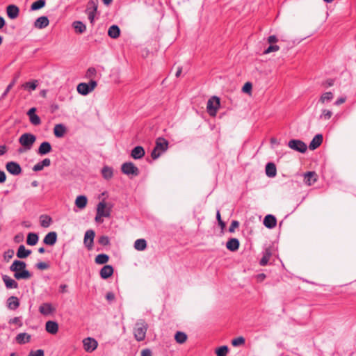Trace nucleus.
<instances>
[{"label": "nucleus", "mask_w": 356, "mask_h": 356, "mask_svg": "<svg viewBox=\"0 0 356 356\" xmlns=\"http://www.w3.org/2000/svg\"><path fill=\"white\" fill-rule=\"evenodd\" d=\"M136 250L143 251L147 248V242L143 238L137 239L134 243Z\"/></svg>", "instance_id": "nucleus-40"}, {"label": "nucleus", "mask_w": 356, "mask_h": 356, "mask_svg": "<svg viewBox=\"0 0 356 356\" xmlns=\"http://www.w3.org/2000/svg\"><path fill=\"white\" fill-rule=\"evenodd\" d=\"M168 148V141L164 138L159 137L156 140L155 147L151 152L152 158L157 159L161 154L165 152Z\"/></svg>", "instance_id": "nucleus-3"}, {"label": "nucleus", "mask_w": 356, "mask_h": 356, "mask_svg": "<svg viewBox=\"0 0 356 356\" xmlns=\"http://www.w3.org/2000/svg\"><path fill=\"white\" fill-rule=\"evenodd\" d=\"M220 106V99L213 96L207 102V110L209 115L215 116Z\"/></svg>", "instance_id": "nucleus-6"}, {"label": "nucleus", "mask_w": 356, "mask_h": 356, "mask_svg": "<svg viewBox=\"0 0 356 356\" xmlns=\"http://www.w3.org/2000/svg\"><path fill=\"white\" fill-rule=\"evenodd\" d=\"M175 339L177 343H184L187 339V335L183 332L178 331L175 335Z\"/></svg>", "instance_id": "nucleus-45"}, {"label": "nucleus", "mask_w": 356, "mask_h": 356, "mask_svg": "<svg viewBox=\"0 0 356 356\" xmlns=\"http://www.w3.org/2000/svg\"><path fill=\"white\" fill-rule=\"evenodd\" d=\"M9 324H17L19 327L22 326V322L21 321L20 317H14L9 320Z\"/></svg>", "instance_id": "nucleus-53"}, {"label": "nucleus", "mask_w": 356, "mask_h": 356, "mask_svg": "<svg viewBox=\"0 0 356 356\" xmlns=\"http://www.w3.org/2000/svg\"><path fill=\"white\" fill-rule=\"evenodd\" d=\"M108 35L113 39L118 38L120 35V29L117 25H112L108 30Z\"/></svg>", "instance_id": "nucleus-31"}, {"label": "nucleus", "mask_w": 356, "mask_h": 356, "mask_svg": "<svg viewBox=\"0 0 356 356\" xmlns=\"http://www.w3.org/2000/svg\"><path fill=\"white\" fill-rule=\"evenodd\" d=\"M39 237L35 233H29L26 238V243L29 245H35L38 242Z\"/></svg>", "instance_id": "nucleus-36"}, {"label": "nucleus", "mask_w": 356, "mask_h": 356, "mask_svg": "<svg viewBox=\"0 0 356 356\" xmlns=\"http://www.w3.org/2000/svg\"><path fill=\"white\" fill-rule=\"evenodd\" d=\"M40 163L43 167H48L51 165V160L48 158H46L40 161Z\"/></svg>", "instance_id": "nucleus-63"}, {"label": "nucleus", "mask_w": 356, "mask_h": 356, "mask_svg": "<svg viewBox=\"0 0 356 356\" xmlns=\"http://www.w3.org/2000/svg\"><path fill=\"white\" fill-rule=\"evenodd\" d=\"M272 256V252L270 248L265 249L262 258L259 261V264L261 266H265L268 264L270 258Z\"/></svg>", "instance_id": "nucleus-28"}, {"label": "nucleus", "mask_w": 356, "mask_h": 356, "mask_svg": "<svg viewBox=\"0 0 356 356\" xmlns=\"http://www.w3.org/2000/svg\"><path fill=\"white\" fill-rule=\"evenodd\" d=\"M46 331L51 334H55L58 331V324L56 321H49L45 325Z\"/></svg>", "instance_id": "nucleus-24"}, {"label": "nucleus", "mask_w": 356, "mask_h": 356, "mask_svg": "<svg viewBox=\"0 0 356 356\" xmlns=\"http://www.w3.org/2000/svg\"><path fill=\"white\" fill-rule=\"evenodd\" d=\"M95 236V233L92 229H89L86 232L83 243L88 250H91L92 248Z\"/></svg>", "instance_id": "nucleus-10"}, {"label": "nucleus", "mask_w": 356, "mask_h": 356, "mask_svg": "<svg viewBox=\"0 0 356 356\" xmlns=\"http://www.w3.org/2000/svg\"><path fill=\"white\" fill-rule=\"evenodd\" d=\"M49 24L47 17L41 16L38 17L34 22V26L37 29H42L47 27Z\"/></svg>", "instance_id": "nucleus-21"}, {"label": "nucleus", "mask_w": 356, "mask_h": 356, "mask_svg": "<svg viewBox=\"0 0 356 356\" xmlns=\"http://www.w3.org/2000/svg\"><path fill=\"white\" fill-rule=\"evenodd\" d=\"M31 254V250L26 249L24 245L19 246L17 257L19 259H24L29 257Z\"/></svg>", "instance_id": "nucleus-27"}, {"label": "nucleus", "mask_w": 356, "mask_h": 356, "mask_svg": "<svg viewBox=\"0 0 356 356\" xmlns=\"http://www.w3.org/2000/svg\"><path fill=\"white\" fill-rule=\"evenodd\" d=\"M55 311V309L52 307L51 304L46 302L41 305L39 307V312L45 316H47Z\"/></svg>", "instance_id": "nucleus-25"}, {"label": "nucleus", "mask_w": 356, "mask_h": 356, "mask_svg": "<svg viewBox=\"0 0 356 356\" xmlns=\"http://www.w3.org/2000/svg\"><path fill=\"white\" fill-rule=\"evenodd\" d=\"M98 242L102 245H107L109 244L110 240L107 236H102L99 238Z\"/></svg>", "instance_id": "nucleus-52"}, {"label": "nucleus", "mask_w": 356, "mask_h": 356, "mask_svg": "<svg viewBox=\"0 0 356 356\" xmlns=\"http://www.w3.org/2000/svg\"><path fill=\"white\" fill-rule=\"evenodd\" d=\"M252 83H250V82H247L244 84L243 88H242V90L244 92H250L252 90Z\"/></svg>", "instance_id": "nucleus-57"}, {"label": "nucleus", "mask_w": 356, "mask_h": 356, "mask_svg": "<svg viewBox=\"0 0 356 356\" xmlns=\"http://www.w3.org/2000/svg\"><path fill=\"white\" fill-rule=\"evenodd\" d=\"M77 92L82 95H87L90 92L88 85L86 83H80L76 87Z\"/></svg>", "instance_id": "nucleus-34"}, {"label": "nucleus", "mask_w": 356, "mask_h": 356, "mask_svg": "<svg viewBox=\"0 0 356 356\" xmlns=\"http://www.w3.org/2000/svg\"><path fill=\"white\" fill-rule=\"evenodd\" d=\"M57 241V233L56 232H50L46 234L43 239V243L47 245H54Z\"/></svg>", "instance_id": "nucleus-14"}, {"label": "nucleus", "mask_w": 356, "mask_h": 356, "mask_svg": "<svg viewBox=\"0 0 356 356\" xmlns=\"http://www.w3.org/2000/svg\"><path fill=\"white\" fill-rule=\"evenodd\" d=\"M99 0H90L87 3L86 13H97Z\"/></svg>", "instance_id": "nucleus-32"}, {"label": "nucleus", "mask_w": 356, "mask_h": 356, "mask_svg": "<svg viewBox=\"0 0 356 356\" xmlns=\"http://www.w3.org/2000/svg\"><path fill=\"white\" fill-rule=\"evenodd\" d=\"M6 13L10 19H14L19 16V9L17 6L11 4L7 6Z\"/></svg>", "instance_id": "nucleus-13"}, {"label": "nucleus", "mask_w": 356, "mask_h": 356, "mask_svg": "<svg viewBox=\"0 0 356 356\" xmlns=\"http://www.w3.org/2000/svg\"><path fill=\"white\" fill-rule=\"evenodd\" d=\"M280 49V47L277 44H270L266 49L264 50V54H268L271 52L277 51Z\"/></svg>", "instance_id": "nucleus-50"}, {"label": "nucleus", "mask_w": 356, "mask_h": 356, "mask_svg": "<svg viewBox=\"0 0 356 356\" xmlns=\"http://www.w3.org/2000/svg\"><path fill=\"white\" fill-rule=\"evenodd\" d=\"M35 267L39 270H45L49 268V265L45 262H39L36 264Z\"/></svg>", "instance_id": "nucleus-54"}, {"label": "nucleus", "mask_w": 356, "mask_h": 356, "mask_svg": "<svg viewBox=\"0 0 356 356\" xmlns=\"http://www.w3.org/2000/svg\"><path fill=\"white\" fill-rule=\"evenodd\" d=\"M277 220L276 218L271 214H268L264 219V225L268 229H273L276 226Z\"/></svg>", "instance_id": "nucleus-16"}, {"label": "nucleus", "mask_w": 356, "mask_h": 356, "mask_svg": "<svg viewBox=\"0 0 356 356\" xmlns=\"http://www.w3.org/2000/svg\"><path fill=\"white\" fill-rule=\"evenodd\" d=\"M267 41L270 44H274L278 42V38L276 35H273L268 37Z\"/></svg>", "instance_id": "nucleus-59"}, {"label": "nucleus", "mask_w": 356, "mask_h": 356, "mask_svg": "<svg viewBox=\"0 0 356 356\" xmlns=\"http://www.w3.org/2000/svg\"><path fill=\"white\" fill-rule=\"evenodd\" d=\"M2 280L5 284V286L6 289H17L18 288V283L11 277H10L8 275H3L2 276Z\"/></svg>", "instance_id": "nucleus-18"}, {"label": "nucleus", "mask_w": 356, "mask_h": 356, "mask_svg": "<svg viewBox=\"0 0 356 356\" xmlns=\"http://www.w3.org/2000/svg\"><path fill=\"white\" fill-rule=\"evenodd\" d=\"M7 307L10 310H16L19 307V300L16 296H10L7 299Z\"/></svg>", "instance_id": "nucleus-23"}, {"label": "nucleus", "mask_w": 356, "mask_h": 356, "mask_svg": "<svg viewBox=\"0 0 356 356\" xmlns=\"http://www.w3.org/2000/svg\"><path fill=\"white\" fill-rule=\"evenodd\" d=\"M323 135L321 134H316L309 145V148L311 150H314L318 148L323 143Z\"/></svg>", "instance_id": "nucleus-15"}, {"label": "nucleus", "mask_w": 356, "mask_h": 356, "mask_svg": "<svg viewBox=\"0 0 356 356\" xmlns=\"http://www.w3.org/2000/svg\"><path fill=\"white\" fill-rule=\"evenodd\" d=\"M141 356H152V351L150 349L146 348L141 351Z\"/></svg>", "instance_id": "nucleus-64"}, {"label": "nucleus", "mask_w": 356, "mask_h": 356, "mask_svg": "<svg viewBox=\"0 0 356 356\" xmlns=\"http://www.w3.org/2000/svg\"><path fill=\"white\" fill-rule=\"evenodd\" d=\"M109 257L106 254H99L95 257V263L97 264H104L108 261Z\"/></svg>", "instance_id": "nucleus-43"}, {"label": "nucleus", "mask_w": 356, "mask_h": 356, "mask_svg": "<svg viewBox=\"0 0 356 356\" xmlns=\"http://www.w3.org/2000/svg\"><path fill=\"white\" fill-rule=\"evenodd\" d=\"M266 174L268 177H274L277 174L276 166L273 163H268L266 165Z\"/></svg>", "instance_id": "nucleus-30"}, {"label": "nucleus", "mask_w": 356, "mask_h": 356, "mask_svg": "<svg viewBox=\"0 0 356 356\" xmlns=\"http://www.w3.org/2000/svg\"><path fill=\"white\" fill-rule=\"evenodd\" d=\"M99 211H101V213L104 214L102 215L103 217L108 218L111 216V209H106V204L104 200L100 202L97 206V213H99Z\"/></svg>", "instance_id": "nucleus-12"}, {"label": "nucleus", "mask_w": 356, "mask_h": 356, "mask_svg": "<svg viewBox=\"0 0 356 356\" xmlns=\"http://www.w3.org/2000/svg\"><path fill=\"white\" fill-rule=\"evenodd\" d=\"M148 325L143 319L138 320L134 328V334L138 341H142L146 337Z\"/></svg>", "instance_id": "nucleus-4"}, {"label": "nucleus", "mask_w": 356, "mask_h": 356, "mask_svg": "<svg viewBox=\"0 0 356 356\" xmlns=\"http://www.w3.org/2000/svg\"><path fill=\"white\" fill-rule=\"evenodd\" d=\"M332 112L330 110L324 109L322 111V113L320 115V119L327 120L331 118Z\"/></svg>", "instance_id": "nucleus-47"}, {"label": "nucleus", "mask_w": 356, "mask_h": 356, "mask_svg": "<svg viewBox=\"0 0 356 356\" xmlns=\"http://www.w3.org/2000/svg\"><path fill=\"white\" fill-rule=\"evenodd\" d=\"M102 175L106 180L111 179L113 176V168L109 166L103 167L102 169Z\"/></svg>", "instance_id": "nucleus-33"}, {"label": "nucleus", "mask_w": 356, "mask_h": 356, "mask_svg": "<svg viewBox=\"0 0 356 356\" xmlns=\"http://www.w3.org/2000/svg\"><path fill=\"white\" fill-rule=\"evenodd\" d=\"M73 28L78 33H83L86 30V26L81 21H75L72 24Z\"/></svg>", "instance_id": "nucleus-35"}, {"label": "nucleus", "mask_w": 356, "mask_h": 356, "mask_svg": "<svg viewBox=\"0 0 356 356\" xmlns=\"http://www.w3.org/2000/svg\"><path fill=\"white\" fill-rule=\"evenodd\" d=\"M122 173L128 176H138L140 170L132 162H125L121 166Z\"/></svg>", "instance_id": "nucleus-5"}, {"label": "nucleus", "mask_w": 356, "mask_h": 356, "mask_svg": "<svg viewBox=\"0 0 356 356\" xmlns=\"http://www.w3.org/2000/svg\"><path fill=\"white\" fill-rule=\"evenodd\" d=\"M29 120L31 122V123L33 125H39L41 124V120H40V117L35 114V115H32V116H31L29 118Z\"/></svg>", "instance_id": "nucleus-48"}, {"label": "nucleus", "mask_w": 356, "mask_h": 356, "mask_svg": "<svg viewBox=\"0 0 356 356\" xmlns=\"http://www.w3.org/2000/svg\"><path fill=\"white\" fill-rule=\"evenodd\" d=\"M84 350L88 353L94 351L97 347V341L91 337L83 340Z\"/></svg>", "instance_id": "nucleus-9"}, {"label": "nucleus", "mask_w": 356, "mask_h": 356, "mask_svg": "<svg viewBox=\"0 0 356 356\" xmlns=\"http://www.w3.org/2000/svg\"><path fill=\"white\" fill-rule=\"evenodd\" d=\"M44 350L38 349L35 351H31L29 356H44Z\"/></svg>", "instance_id": "nucleus-56"}, {"label": "nucleus", "mask_w": 356, "mask_h": 356, "mask_svg": "<svg viewBox=\"0 0 356 356\" xmlns=\"http://www.w3.org/2000/svg\"><path fill=\"white\" fill-rule=\"evenodd\" d=\"M288 146L293 150L300 153H305L307 149V145L302 140L298 139H291L288 143Z\"/></svg>", "instance_id": "nucleus-7"}, {"label": "nucleus", "mask_w": 356, "mask_h": 356, "mask_svg": "<svg viewBox=\"0 0 356 356\" xmlns=\"http://www.w3.org/2000/svg\"><path fill=\"white\" fill-rule=\"evenodd\" d=\"M31 337L30 334L26 332H23L19 333L16 336L15 341L17 343L22 345L29 343L31 340Z\"/></svg>", "instance_id": "nucleus-26"}, {"label": "nucleus", "mask_w": 356, "mask_h": 356, "mask_svg": "<svg viewBox=\"0 0 356 356\" xmlns=\"http://www.w3.org/2000/svg\"><path fill=\"white\" fill-rule=\"evenodd\" d=\"M88 202L87 197L85 195H79L75 200L76 206L79 209H83L86 207Z\"/></svg>", "instance_id": "nucleus-38"}, {"label": "nucleus", "mask_w": 356, "mask_h": 356, "mask_svg": "<svg viewBox=\"0 0 356 356\" xmlns=\"http://www.w3.org/2000/svg\"><path fill=\"white\" fill-rule=\"evenodd\" d=\"M87 84L88 85L90 92H92L97 85V81L94 80H90Z\"/></svg>", "instance_id": "nucleus-60"}, {"label": "nucleus", "mask_w": 356, "mask_h": 356, "mask_svg": "<svg viewBox=\"0 0 356 356\" xmlns=\"http://www.w3.org/2000/svg\"><path fill=\"white\" fill-rule=\"evenodd\" d=\"M245 343V339L243 337H239L234 339L232 341V344L234 346H238Z\"/></svg>", "instance_id": "nucleus-49"}, {"label": "nucleus", "mask_w": 356, "mask_h": 356, "mask_svg": "<svg viewBox=\"0 0 356 356\" xmlns=\"http://www.w3.org/2000/svg\"><path fill=\"white\" fill-rule=\"evenodd\" d=\"M317 180V175L314 171H309L304 174V182L308 186H312Z\"/></svg>", "instance_id": "nucleus-11"}, {"label": "nucleus", "mask_w": 356, "mask_h": 356, "mask_svg": "<svg viewBox=\"0 0 356 356\" xmlns=\"http://www.w3.org/2000/svg\"><path fill=\"white\" fill-rule=\"evenodd\" d=\"M334 95L332 92H326L322 94L319 99V102L322 104L329 102L332 100Z\"/></svg>", "instance_id": "nucleus-41"}, {"label": "nucleus", "mask_w": 356, "mask_h": 356, "mask_svg": "<svg viewBox=\"0 0 356 356\" xmlns=\"http://www.w3.org/2000/svg\"><path fill=\"white\" fill-rule=\"evenodd\" d=\"M18 79V76H16L13 79V81L8 85V86L6 87V90H4V92H3V94L1 95V97H0V100L1 99H3L6 95H8V93L10 92V90L13 88V87L15 86L17 80Z\"/></svg>", "instance_id": "nucleus-42"}, {"label": "nucleus", "mask_w": 356, "mask_h": 356, "mask_svg": "<svg viewBox=\"0 0 356 356\" xmlns=\"http://www.w3.org/2000/svg\"><path fill=\"white\" fill-rule=\"evenodd\" d=\"M40 225L42 227L47 228L50 226L52 222V219L47 215H41L40 217Z\"/></svg>", "instance_id": "nucleus-37"}, {"label": "nucleus", "mask_w": 356, "mask_h": 356, "mask_svg": "<svg viewBox=\"0 0 356 356\" xmlns=\"http://www.w3.org/2000/svg\"><path fill=\"white\" fill-rule=\"evenodd\" d=\"M14 272V277L17 280H29L32 277V273L26 270V264L21 260H15L9 268Z\"/></svg>", "instance_id": "nucleus-1"}, {"label": "nucleus", "mask_w": 356, "mask_h": 356, "mask_svg": "<svg viewBox=\"0 0 356 356\" xmlns=\"http://www.w3.org/2000/svg\"><path fill=\"white\" fill-rule=\"evenodd\" d=\"M240 242L238 239L236 238H229L227 243H226V248L227 250L235 252L239 248Z\"/></svg>", "instance_id": "nucleus-22"}, {"label": "nucleus", "mask_w": 356, "mask_h": 356, "mask_svg": "<svg viewBox=\"0 0 356 356\" xmlns=\"http://www.w3.org/2000/svg\"><path fill=\"white\" fill-rule=\"evenodd\" d=\"M14 255V251L13 250H8L4 252V259L6 260H9Z\"/></svg>", "instance_id": "nucleus-58"}, {"label": "nucleus", "mask_w": 356, "mask_h": 356, "mask_svg": "<svg viewBox=\"0 0 356 356\" xmlns=\"http://www.w3.org/2000/svg\"><path fill=\"white\" fill-rule=\"evenodd\" d=\"M36 140V136L31 133L23 134L19 138V144L23 147L18 149L19 153L30 150Z\"/></svg>", "instance_id": "nucleus-2"}, {"label": "nucleus", "mask_w": 356, "mask_h": 356, "mask_svg": "<svg viewBox=\"0 0 356 356\" xmlns=\"http://www.w3.org/2000/svg\"><path fill=\"white\" fill-rule=\"evenodd\" d=\"M113 271L114 269L112 266L106 265L100 270V277L104 280L108 279L113 275Z\"/></svg>", "instance_id": "nucleus-19"}, {"label": "nucleus", "mask_w": 356, "mask_h": 356, "mask_svg": "<svg viewBox=\"0 0 356 356\" xmlns=\"http://www.w3.org/2000/svg\"><path fill=\"white\" fill-rule=\"evenodd\" d=\"M7 171L13 175H19L22 172L20 165L15 161H9L6 164Z\"/></svg>", "instance_id": "nucleus-8"}, {"label": "nucleus", "mask_w": 356, "mask_h": 356, "mask_svg": "<svg viewBox=\"0 0 356 356\" xmlns=\"http://www.w3.org/2000/svg\"><path fill=\"white\" fill-rule=\"evenodd\" d=\"M239 226V222L237 220H233L229 227V232L232 233L234 232L235 229Z\"/></svg>", "instance_id": "nucleus-55"}, {"label": "nucleus", "mask_w": 356, "mask_h": 356, "mask_svg": "<svg viewBox=\"0 0 356 356\" xmlns=\"http://www.w3.org/2000/svg\"><path fill=\"white\" fill-rule=\"evenodd\" d=\"M145 152L142 146L135 147L131 152V156L134 159H140L145 156Z\"/></svg>", "instance_id": "nucleus-20"}, {"label": "nucleus", "mask_w": 356, "mask_h": 356, "mask_svg": "<svg viewBox=\"0 0 356 356\" xmlns=\"http://www.w3.org/2000/svg\"><path fill=\"white\" fill-rule=\"evenodd\" d=\"M38 85V80H34L33 81L26 82L25 83H24L22 85V87L24 90H27L29 91H33V90H35L36 89Z\"/></svg>", "instance_id": "nucleus-39"}, {"label": "nucleus", "mask_w": 356, "mask_h": 356, "mask_svg": "<svg viewBox=\"0 0 356 356\" xmlns=\"http://www.w3.org/2000/svg\"><path fill=\"white\" fill-rule=\"evenodd\" d=\"M46 4V0H38L33 2L31 6V10H38L43 7H44Z\"/></svg>", "instance_id": "nucleus-44"}, {"label": "nucleus", "mask_w": 356, "mask_h": 356, "mask_svg": "<svg viewBox=\"0 0 356 356\" xmlns=\"http://www.w3.org/2000/svg\"><path fill=\"white\" fill-rule=\"evenodd\" d=\"M66 132V127L63 124H56L54 128V134L56 137L61 138Z\"/></svg>", "instance_id": "nucleus-29"}, {"label": "nucleus", "mask_w": 356, "mask_h": 356, "mask_svg": "<svg viewBox=\"0 0 356 356\" xmlns=\"http://www.w3.org/2000/svg\"><path fill=\"white\" fill-rule=\"evenodd\" d=\"M43 168L44 167L42 165L41 163L38 162L33 167V170L35 172H38L43 170Z\"/></svg>", "instance_id": "nucleus-62"}, {"label": "nucleus", "mask_w": 356, "mask_h": 356, "mask_svg": "<svg viewBox=\"0 0 356 356\" xmlns=\"http://www.w3.org/2000/svg\"><path fill=\"white\" fill-rule=\"evenodd\" d=\"M86 14L88 15V17L90 22L92 24H93L94 22H95V17L96 13H92V11H91L90 13H86Z\"/></svg>", "instance_id": "nucleus-61"}, {"label": "nucleus", "mask_w": 356, "mask_h": 356, "mask_svg": "<svg viewBox=\"0 0 356 356\" xmlns=\"http://www.w3.org/2000/svg\"><path fill=\"white\" fill-rule=\"evenodd\" d=\"M51 150H52V147H51V145L50 144V143L47 142V141H44L40 144V145L38 149V154L41 156L46 155L48 153L51 152Z\"/></svg>", "instance_id": "nucleus-17"}, {"label": "nucleus", "mask_w": 356, "mask_h": 356, "mask_svg": "<svg viewBox=\"0 0 356 356\" xmlns=\"http://www.w3.org/2000/svg\"><path fill=\"white\" fill-rule=\"evenodd\" d=\"M229 348L227 346H222L218 348L216 350V353L217 356H226L228 353Z\"/></svg>", "instance_id": "nucleus-46"}, {"label": "nucleus", "mask_w": 356, "mask_h": 356, "mask_svg": "<svg viewBox=\"0 0 356 356\" xmlns=\"http://www.w3.org/2000/svg\"><path fill=\"white\" fill-rule=\"evenodd\" d=\"M97 71L95 67H89L86 73V76L92 79L96 75Z\"/></svg>", "instance_id": "nucleus-51"}]
</instances>
